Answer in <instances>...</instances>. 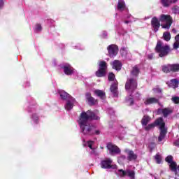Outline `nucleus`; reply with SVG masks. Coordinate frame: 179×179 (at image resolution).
I'll return each instance as SVG.
<instances>
[{"mask_svg": "<svg viewBox=\"0 0 179 179\" xmlns=\"http://www.w3.org/2000/svg\"><path fill=\"white\" fill-rule=\"evenodd\" d=\"M89 120H100V117L90 110L82 112L78 120V124L83 135L91 136L92 135H100V129L96 126L89 124Z\"/></svg>", "mask_w": 179, "mask_h": 179, "instance_id": "nucleus-1", "label": "nucleus"}, {"mask_svg": "<svg viewBox=\"0 0 179 179\" xmlns=\"http://www.w3.org/2000/svg\"><path fill=\"white\" fill-rule=\"evenodd\" d=\"M156 125H158L160 129V134L158 138L159 142H162L163 139H164V136H166V134H167V129H166L164 123V120H163L162 117H159L157 119L155 123L150 124L148 125L144 126V129L145 131H150V129H153L156 127Z\"/></svg>", "mask_w": 179, "mask_h": 179, "instance_id": "nucleus-2", "label": "nucleus"}, {"mask_svg": "<svg viewBox=\"0 0 179 179\" xmlns=\"http://www.w3.org/2000/svg\"><path fill=\"white\" fill-rule=\"evenodd\" d=\"M155 51L159 55V57L163 58V57H167L168 54H170L171 49L170 45L163 44V42L158 41L155 47Z\"/></svg>", "mask_w": 179, "mask_h": 179, "instance_id": "nucleus-3", "label": "nucleus"}, {"mask_svg": "<svg viewBox=\"0 0 179 179\" xmlns=\"http://www.w3.org/2000/svg\"><path fill=\"white\" fill-rule=\"evenodd\" d=\"M159 22L164 23L161 26L162 29H166V30H169L171 27V24H173V19L169 15L162 14L159 17Z\"/></svg>", "mask_w": 179, "mask_h": 179, "instance_id": "nucleus-4", "label": "nucleus"}, {"mask_svg": "<svg viewBox=\"0 0 179 179\" xmlns=\"http://www.w3.org/2000/svg\"><path fill=\"white\" fill-rule=\"evenodd\" d=\"M137 87L138 84L136 83V80H135V78H129L127 80L125 89L128 93H132V92H134Z\"/></svg>", "mask_w": 179, "mask_h": 179, "instance_id": "nucleus-5", "label": "nucleus"}, {"mask_svg": "<svg viewBox=\"0 0 179 179\" xmlns=\"http://www.w3.org/2000/svg\"><path fill=\"white\" fill-rule=\"evenodd\" d=\"M100 166L101 169H110L113 170L117 169V165L113 164V159L110 158H106L102 160L100 163Z\"/></svg>", "mask_w": 179, "mask_h": 179, "instance_id": "nucleus-6", "label": "nucleus"}, {"mask_svg": "<svg viewBox=\"0 0 179 179\" xmlns=\"http://www.w3.org/2000/svg\"><path fill=\"white\" fill-rule=\"evenodd\" d=\"M107 70V62L104 61H100L99 63V69L96 72V76L98 78H103L106 75V71Z\"/></svg>", "mask_w": 179, "mask_h": 179, "instance_id": "nucleus-7", "label": "nucleus"}, {"mask_svg": "<svg viewBox=\"0 0 179 179\" xmlns=\"http://www.w3.org/2000/svg\"><path fill=\"white\" fill-rule=\"evenodd\" d=\"M116 174L119 177H125L126 176H128V177H129L131 179L135 178V172L129 169H127L126 171L119 169L116 171Z\"/></svg>", "mask_w": 179, "mask_h": 179, "instance_id": "nucleus-8", "label": "nucleus"}, {"mask_svg": "<svg viewBox=\"0 0 179 179\" xmlns=\"http://www.w3.org/2000/svg\"><path fill=\"white\" fill-rule=\"evenodd\" d=\"M165 160L169 164L170 170L177 174V170H178V167H177V163L173 161V156L169 155L166 157Z\"/></svg>", "mask_w": 179, "mask_h": 179, "instance_id": "nucleus-9", "label": "nucleus"}, {"mask_svg": "<svg viewBox=\"0 0 179 179\" xmlns=\"http://www.w3.org/2000/svg\"><path fill=\"white\" fill-rule=\"evenodd\" d=\"M107 50L110 58H114L118 54V46L117 45H110L108 46Z\"/></svg>", "mask_w": 179, "mask_h": 179, "instance_id": "nucleus-10", "label": "nucleus"}, {"mask_svg": "<svg viewBox=\"0 0 179 179\" xmlns=\"http://www.w3.org/2000/svg\"><path fill=\"white\" fill-rule=\"evenodd\" d=\"M107 149L109 150L110 155H118V153H121V150L117 145L111 143H108Z\"/></svg>", "mask_w": 179, "mask_h": 179, "instance_id": "nucleus-11", "label": "nucleus"}, {"mask_svg": "<svg viewBox=\"0 0 179 179\" xmlns=\"http://www.w3.org/2000/svg\"><path fill=\"white\" fill-rule=\"evenodd\" d=\"M151 26L153 31L157 33V31H159V29H160V20H159V18L157 17H154L151 20Z\"/></svg>", "mask_w": 179, "mask_h": 179, "instance_id": "nucleus-12", "label": "nucleus"}, {"mask_svg": "<svg viewBox=\"0 0 179 179\" xmlns=\"http://www.w3.org/2000/svg\"><path fill=\"white\" fill-rule=\"evenodd\" d=\"M124 152L127 154L128 162H136V159H138V155L134 152L133 150L125 149Z\"/></svg>", "mask_w": 179, "mask_h": 179, "instance_id": "nucleus-13", "label": "nucleus"}, {"mask_svg": "<svg viewBox=\"0 0 179 179\" xmlns=\"http://www.w3.org/2000/svg\"><path fill=\"white\" fill-rule=\"evenodd\" d=\"M61 68L64 70L66 75H72L75 73V69H73V68H72V66L68 64L62 65Z\"/></svg>", "mask_w": 179, "mask_h": 179, "instance_id": "nucleus-14", "label": "nucleus"}, {"mask_svg": "<svg viewBox=\"0 0 179 179\" xmlns=\"http://www.w3.org/2000/svg\"><path fill=\"white\" fill-rule=\"evenodd\" d=\"M75 103H76V101L73 98L68 100L64 106L65 110H67V111L72 110L73 108V106H75Z\"/></svg>", "mask_w": 179, "mask_h": 179, "instance_id": "nucleus-15", "label": "nucleus"}, {"mask_svg": "<svg viewBox=\"0 0 179 179\" xmlns=\"http://www.w3.org/2000/svg\"><path fill=\"white\" fill-rule=\"evenodd\" d=\"M156 103H159V99L154 97L146 98L145 99H144V104H145V106L156 104Z\"/></svg>", "mask_w": 179, "mask_h": 179, "instance_id": "nucleus-16", "label": "nucleus"}, {"mask_svg": "<svg viewBox=\"0 0 179 179\" xmlns=\"http://www.w3.org/2000/svg\"><path fill=\"white\" fill-rule=\"evenodd\" d=\"M117 83H115L110 86V92L113 95V97H117L118 96V91H117Z\"/></svg>", "mask_w": 179, "mask_h": 179, "instance_id": "nucleus-17", "label": "nucleus"}, {"mask_svg": "<svg viewBox=\"0 0 179 179\" xmlns=\"http://www.w3.org/2000/svg\"><path fill=\"white\" fill-rule=\"evenodd\" d=\"M117 9L119 12H123V10L127 9V6H125V1H124V0L118 1Z\"/></svg>", "mask_w": 179, "mask_h": 179, "instance_id": "nucleus-18", "label": "nucleus"}, {"mask_svg": "<svg viewBox=\"0 0 179 179\" xmlns=\"http://www.w3.org/2000/svg\"><path fill=\"white\" fill-rule=\"evenodd\" d=\"M113 69H115V71H121V68L122 66V64H121V62L118 60H115L111 64Z\"/></svg>", "mask_w": 179, "mask_h": 179, "instance_id": "nucleus-19", "label": "nucleus"}, {"mask_svg": "<svg viewBox=\"0 0 179 179\" xmlns=\"http://www.w3.org/2000/svg\"><path fill=\"white\" fill-rule=\"evenodd\" d=\"M85 96L90 106H93L94 104H96L97 103V101L92 96V94H90V93H87Z\"/></svg>", "mask_w": 179, "mask_h": 179, "instance_id": "nucleus-20", "label": "nucleus"}, {"mask_svg": "<svg viewBox=\"0 0 179 179\" xmlns=\"http://www.w3.org/2000/svg\"><path fill=\"white\" fill-rule=\"evenodd\" d=\"M167 85L169 87H173V89H176V87H178L179 82L177 79L171 80L169 83H167Z\"/></svg>", "mask_w": 179, "mask_h": 179, "instance_id": "nucleus-21", "label": "nucleus"}, {"mask_svg": "<svg viewBox=\"0 0 179 179\" xmlns=\"http://www.w3.org/2000/svg\"><path fill=\"white\" fill-rule=\"evenodd\" d=\"M94 93L98 96V97H100L102 100H104L106 99V92H104L102 90H96L94 91Z\"/></svg>", "mask_w": 179, "mask_h": 179, "instance_id": "nucleus-22", "label": "nucleus"}, {"mask_svg": "<svg viewBox=\"0 0 179 179\" xmlns=\"http://www.w3.org/2000/svg\"><path fill=\"white\" fill-rule=\"evenodd\" d=\"M83 146H88V148H90V149H91V150L94 152V149H93V147H92L93 145H94V141H90L86 143V141H85V139H83Z\"/></svg>", "mask_w": 179, "mask_h": 179, "instance_id": "nucleus-23", "label": "nucleus"}, {"mask_svg": "<svg viewBox=\"0 0 179 179\" xmlns=\"http://www.w3.org/2000/svg\"><path fill=\"white\" fill-rule=\"evenodd\" d=\"M150 122V117L148 115H144L143 117L141 120V124L143 127H146L148 124Z\"/></svg>", "mask_w": 179, "mask_h": 179, "instance_id": "nucleus-24", "label": "nucleus"}, {"mask_svg": "<svg viewBox=\"0 0 179 179\" xmlns=\"http://www.w3.org/2000/svg\"><path fill=\"white\" fill-rule=\"evenodd\" d=\"M59 94L61 99H62V100H66V99H68V97H69V94H68L66 92H65L64 90H59Z\"/></svg>", "mask_w": 179, "mask_h": 179, "instance_id": "nucleus-25", "label": "nucleus"}, {"mask_svg": "<svg viewBox=\"0 0 179 179\" xmlns=\"http://www.w3.org/2000/svg\"><path fill=\"white\" fill-rule=\"evenodd\" d=\"M138 75H139V69H138V66H136L133 67V69L131 73V76L132 78H136V76H138Z\"/></svg>", "mask_w": 179, "mask_h": 179, "instance_id": "nucleus-26", "label": "nucleus"}, {"mask_svg": "<svg viewBox=\"0 0 179 179\" xmlns=\"http://www.w3.org/2000/svg\"><path fill=\"white\" fill-rule=\"evenodd\" d=\"M160 1L163 6H165L166 8H168V6H170V5L173 3V0H160Z\"/></svg>", "mask_w": 179, "mask_h": 179, "instance_id": "nucleus-27", "label": "nucleus"}, {"mask_svg": "<svg viewBox=\"0 0 179 179\" xmlns=\"http://www.w3.org/2000/svg\"><path fill=\"white\" fill-rule=\"evenodd\" d=\"M162 71L165 73H169V72H172L171 64H168L166 66H162Z\"/></svg>", "mask_w": 179, "mask_h": 179, "instance_id": "nucleus-28", "label": "nucleus"}, {"mask_svg": "<svg viewBox=\"0 0 179 179\" xmlns=\"http://www.w3.org/2000/svg\"><path fill=\"white\" fill-rule=\"evenodd\" d=\"M164 39L165 41H170L171 39V35L170 34V32H164L163 34Z\"/></svg>", "mask_w": 179, "mask_h": 179, "instance_id": "nucleus-29", "label": "nucleus"}, {"mask_svg": "<svg viewBox=\"0 0 179 179\" xmlns=\"http://www.w3.org/2000/svg\"><path fill=\"white\" fill-rule=\"evenodd\" d=\"M172 110L169 109V108H164L162 109V114L164 115V117H167V115H169V114H171Z\"/></svg>", "mask_w": 179, "mask_h": 179, "instance_id": "nucleus-30", "label": "nucleus"}, {"mask_svg": "<svg viewBox=\"0 0 179 179\" xmlns=\"http://www.w3.org/2000/svg\"><path fill=\"white\" fill-rule=\"evenodd\" d=\"M171 69L172 72H177L179 71V64H171Z\"/></svg>", "mask_w": 179, "mask_h": 179, "instance_id": "nucleus-31", "label": "nucleus"}, {"mask_svg": "<svg viewBox=\"0 0 179 179\" xmlns=\"http://www.w3.org/2000/svg\"><path fill=\"white\" fill-rule=\"evenodd\" d=\"M125 160H127V157H125L124 155H121L117 158V162L120 164H122V163H124Z\"/></svg>", "mask_w": 179, "mask_h": 179, "instance_id": "nucleus-32", "label": "nucleus"}, {"mask_svg": "<svg viewBox=\"0 0 179 179\" xmlns=\"http://www.w3.org/2000/svg\"><path fill=\"white\" fill-rule=\"evenodd\" d=\"M175 42L173 45V50H178V48H179V39H176V36H175Z\"/></svg>", "mask_w": 179, "mask_h": 179, "instance_id": "nucleus-33", "label": "nucleus"}, {"mask_svg": "<svg viewBox=\"0 0 179 179\" xmlns=\"http://www.w3.org/2000/svg\"><path fill=\"white\" fill-rule=\"evenodd\" d=\"M155 159L156 160V162L158 164H160V163H162V155H159V154H157L155 156Z\"/></svg>", "mask_w": 179, "mask_h": 179, "instance_id": "nucleus-34", "label": "nucleus"}, {"mask_svg": "<svg viewBox=\"0 0 179 179\" xmlns=\"http://www.w3.org/2000/svg\"><path fill=\"white\" fill-rule=\"evenodd\" d=\"M120 52L123 57H127V54H128V50L127 49V48H122L120 50Z\"/></svg>", "mask_w": 179, "mask_h": 179, "instance_id": "nucleus-35", "label": "nucleus"}, {"mask_svg": "<svg viewBox=\"0 0 179 179\" xmlns=\"http://www.w3.org/2000/svg\"><path fill=\"white\" fill-rule=\"evenodd\" d=\"M127 103L129 104V106H132L134 104V99H132V96H130L127 98Z\"/></svg>", "mask_w": 179, "mask_h": 179, "instance_id": "nucleus-36", "label": "nucleus"}, {"mask_svg": "<svg viewBox=\"0 0 179 179\" xmlns=\"http://www.w3.org/2000/svg\"><path fill=\"white\" fill-rule=\"evenodd\" d=\"M172 12L173 13L177 14L178 13L179 15V7L177 6H175L172 8Z\"/></svg>", "mask_w": 179, "mask_h": 179, "instance_id": "nucleus-37", "label": "nucleus"}, {"mask_svg": "<svg viewBox=\"0 0 179 179\" xmlns=\"http://www.w3.org/2000/svg\"><path fill=\"white\" fill-rule=\"evenodd\" d=\"M115 78V76L114 75V73H110L108 75V80H110V82H112V80H114Z\"/></svg>", "mask_w": 179, "mask_h": 179, "instance_id": "nucleus-38", "label": "nucleus"}, {"mask_svg": "<svg viewBox=\"0 0 179 179\" xmlns=\"http://www.w3.org/2000/svg\"><path fill=\"white\" fill-rule=\"evenodd\" d=\"M35 31L38 33V31H41V24H37L35 27Z\"/></svg>", "mask_w": 179, "mask_h": 179, "instance_id": "nucleus-39", "label": "nucleus"}, {"mask_svg": "<svg viewBox=\"0 0 179 179\" xmlns=\"http://www.w3.org/2000/svg\"><path fill=\"white\" fill-rule=\"evenodd\" d=\"M172 101L173 103H176V104H178L179 103V97L178 96H174L172 98Z\"/></svg>", "mask_w": 179, "mask_h": 179, "instance_id": "nucleus-40", "label": "nucleus"}, {"mask_svg": "<svg viewBox=\"0 0 179 179\" xmlns=\"http://www.w3.org/2000/svg\"><path fill=\"white\" fill-rule=\"evenodd\" d=\"M32 120L34 121L35 124H37V121H38V117L36 115H33Z\"/></svg>", "mask_w": 179, "mask_h": 179, "instance_id": "nucleus-41", "label": "nucleus"}, {"mask_svg": "<svg viewBox=\"0 0 179 179\" xmlns=\"http://www.w3.org/2000/svg\"><path fill=\"white\" fill-rule=\"evenodd\" d=\"M153 92L155 93H162V90H160L159 87H156L153 89Z\"/></svg>", "mask_w": 179, "mask_h": 179, "instance_id": "nucleus-42", "label": "nucleus"}, {"mask_svg": "<svg viewBox=\"0 0 179 179\" xmlns=\"http://www.w3.org/2000/svg\"><path fill=\"white\" fill-rule=\"evenodd\" d=\"M3 5H5V1L3 0H0V9L3 8Z\"/></svg>", "mask_w": 179, "mask_h": 179, "instance_id": "nucleus-43", "label": "nucleus"}, {"mask_svg": "<svg viewBox=\"0 0 179 179\" xmlns=\"http://www.w3.org/2000/svg\"><path fill=\"white\" fill-rule=\"evenodd\" d=\"M101 36L103 37V38H106V37H107V32L106 31H103L102 32Z\"/></svg>", "mask_w": 179, "mask_h": 179, "instance_id": "nucleus-44", "label": "nucleus"}, {"mask_svg": "<svg viewBox=\"0 0 179 179\" xmlns=\"http://www.w3.org/2000/svg\"><path fill=\"white\" fill-rule=\"evenodd\" d=\"M148 59H153V53L148 55Z\"/></svg>", "mask_w": 179, "mask_h": 179, "instance_id": "nucleus-45", "label": "nucleus"}, {"mask_svg": "<svg viewBox=\"0 0 179 179\" xmlns=\"http://www.w3.org/2000/svg\"><path fill=\"white\" fill-rule=\"evenodd\" d=\"M176 146H179V139L174 143Z\"/></svg>", "mask_w": 179, "mask_h": 179, "instance_id": "nucleus-46", "label": "nucleus"}, {"mask_svg": "<svg viewBox=\"0 0 179 179\" xmlns=\"http://www.w3.org/2000/svg\"><path fill=\"white\" fill-rule=\"evenodd\" d=\"M177 1H178V0H172V3H176V2H177Z\"/></svg>", "mask_w": 179, "mask_h": 179, "instance_id": "nucleus-47", "label": "nucleus"}, {"mask_svg": "<svg viewBox=\"0 0 179 179\" xmlns=\"http://www.w3.org/2000/svg\"><path fill=\"white\" fill-rule=\"evenodd\" d=\"M125 23H128V21H125Z\"/></svg>", "mask_w": 179, "mask_h": 179, "instance_id": "nucleus-48", "label": "nucleus"}, {"mask_svg": "<svg viewBox=\"0 0 179 179\" xmlns=\"http://www.w3.org/2000/svg\"><path fill=\"white\" fill-rule=\"evenodd\" d=\"M173 31H176V30L173 29Z\"/></svg>", "mask_w": 179, "mask_h": 179, "instance_id": "nucleus-49", "label": "nucleus"}, {"mask_svg": "<svg viewBox=\"0 0 179 179\" xmlns=\"http://www.w3.org/2000/svg\"><path fill=\"white\" fill-rule=\"evenodd\" d=\"M96 114H97V111L96 112Z\"/></svg>", "mask_w": 179, "mask_h": 179, "instance_id": "nucleus-50", "label": "nucleus"}, {"mask_svg": "<svg viewBox=\"0 0 179 179\" xmlns=\"http://www.w3.org/2000/svg\"><path fill=\"white\" fill-rule=\"evenodd\" d=\"M175 179H177V178H175Z\"/></svg>", "mask_w": 179, "mask_h": 179, "instance_id": "nucleus-51", "label": "nucleus"}]
</instances>
